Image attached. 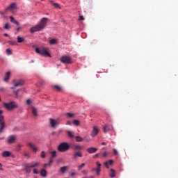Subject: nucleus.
<instances>
[{"label":"nucleus","mask_w":178,"mask_h":178,"mask_svg":"<svg viewBox=\"0 0 178 178\" xmlns=\"http://www.w3.org/2000/svg\"><path fill=\"white\" fill-rule=\"evenodd\" d=\"M47 23H48V18H42L38 25L31 28L30 32L31 33V34H33V33H35L37 31H41L42 30H44V29L47 27Z\"/></svg>","instance_id":"1"},{"label":"nucleus","mask_w":178,"mask_h":178,"mask_svg":"<svg viewBox=\"0 0 178 178\" xmlns=\"http://www.w3.org/2000/svg\"><path fill=\"white\" fill-rule=\"evenodd\" d=\"M3 105L7 111H15V109H17V108H19V104H17L15 101H11L8 103L4 102L3 103Z\"/></svg>","instance_id":"2"},{"label":"nucleus","mask_w":178,"mask_h":178,"mask_svg":"<svg viewBox=\"0 0 178 178\" xmlns=\"http://www.w3.org/2000/svg\"><path fill=\"white\" fill-rule=\"evenodd\" d=\"M35 51L36 54H39V55H42V56H49L51 58V54L48 52V49H47V47H36Z\"/></svg>","instance_id":"3"},{"label":"nucleus","mask_w":178,"mask_h":178,"mask_svg":"<svg viewBox=\"0 0 178 178\" xmlns=\"http://www.w3.org/2000/svg\"><path fill=\"white\" fill-rule=\"evenodd\" d=\"M70 148V145H69V143L64 142L60 143L58 146L57 149L59 152H66V151H69Z\"/></svg>","instance_id":"4"},{"label":"nucleus","mask_w":178,"mask_h":178,"mask_svg":"<svg viewBox=\"0 0 178 178\" xmlns=\"http://www.w3.org/2000/svg\"><path fill=\"white\" fill-rule=\"evenodd\" d=\"M5 118L3 117V111L0 110V134L3 133V129H5Z\"/></svg>","instance_id":"5"},{"label":"nucleus","mask_w":178,"mask_h":178,"mask_svg":"<svg viewBox=\"0 0 178 178\" xmlns=\"http://www.w3.org/2000/svg\"><path fill=\"white\" fill-rule=\"evenodd\" d=\"M49 124L50 127H52L53 129H55L57 126H59L60 124V119L57 118V119H54V118H50L49 119Z\"/></svg>","instance_id":"6"},{"label":"nucleus","mask_w":178,"mask_h":178,"mask_svg":"<svg viewBox=\"0 0 178 178\" xmlns=\"http://www.w3.org/2000/svg\"><path fill=\"white\" fill-rule=\"evenodd\" d=\"M60 62L65 65H70L72 63V58L67 56H64L60 58Z\"/></svg>","instance_id":"7"},{"label":"nucleus","mask_w":178,"mask_h":178,"mask_svg":"<svg viewBox=\"0 0 178 178\" xmlns=\"http://www.w3.org/2000/svg\"><path fill=\"white\" fill-rule=\"evenodd\" d=\"M13 84L14 85V87H12V90H15V87H22L23 84H24V81L22 80H14L13 81Z\"/></svg>","instance_id":"8"},{"label":"nucleus","mask_w":178,"mask_h":178,"mask_svg":"<svg viewBox=\"0 0 178 178\" xmlns=\"http://www.w3.org/2000/svg\"><path fill=\"white\" fill-rule=\"evenodd\" d=\"M72 149H73V151H81V149H83L84 148V147L79 145V144H73L71 146Z\"/></svg>","instance_id":"9"},{"label":"nucleus","mask_w":178,"mask_h":178,"mask_svg":"<svg viewBox=\"0 0 178 178\" xmlns=\"http://www.w3.org/2000/svg\"><path fill=\"white\" fill-rule=\"evenodd\" d=\"M15 9H17V5L16 3H13L8 6L7 8H6V10H9L10 12H13Z\"/></svg>","instance_id":"10"},{"label":"nucleus","mask_w":178,"mask_h":178,"mask_svg":"<svg viewBox=\"0 0 178 178\" xmlns=\"http://www.w3.org/2000/svg\"><path fill=\"white\" fill-rule=\"evenodd\" d=\"M28 147H29V148L31 149H32L33 152H38V147H37L36 146H35L34 144L31 143H28L27 144Z\"/></svg>","instance_id":"11"},{"label":"nucleus","mask_w":178,"mask_h":178,"mask_svg":"<svg viewBox=\"0 0 178 178\" xmlns=\"http://www.w3.org/2000/svg\"><path fill=\"white\" fill-rule=\"evenodd\" d=\"M74 159H77L78 158H83V153L80 151H77L72 154Z\"/></svg>","instance_id":"12"},{"label":"nucleus","mask_w":178,"mask_h":178,"mask_svg":"<svg viewBox=\"0 0 178 178\" xmlns=\"http://www.w3.org/2000/svg\"><path fill=\"white\" fill-rule=\"evenodd\" d=\"M31 109L32 115H33L35 118H37V116H38V110L37 109V108L31 106Z\"/></svg>","instance_id":"13"},{"label":"nucleus","mask_w":178,"mask_h":178,"mask_svg":"<svg viewBox=\"0 0 178 178\" xmlns=\"http://www.w3.org/2000/svg\"><path fill=\"white\" fill-rule=\"evenodd\" d=\"M98 133H99V129H98V127H94L93 130L91 133V137H95V136H97Z\"/></svg>","instance_id":"14"},{"label":"nucleus","mask_w":178,"mask_h":178,"mask_svg":"<svg viewBox=\"0 0 178 178\" xmlns=\"http://www.w3.org/2000/svg\"><path fill=\"white\" fill-rule=\"evenodd\" d=\"M15 141H16V136L13 135L8 136V144H13Z\"/></svg>","instance_id":"15"},{"label":"nucleus","mask_w":178,"mask_h":178,"mask_svg":"<svg viewBox=\"0 0 178 178\" xmlns=\"http://www.w3.org/2000/svg\"><path fill=\"white\" fill-rule=\"evenodd\" d=\"M87 152L88 154H95L97 151H98V149L97 147H89L86 149Z\"/></svg>","instance_id":"16"},{"label":"nucleus","mask_w":178,"mask_h":178,"mask_svg":"<svg viewBox=\"0 0 178 178\" xmlns=\"http://www.w3.org/2000/svg\"><path fill=\"white\" fill-rule=\"evenodd\" d=\"M103 130L104 133H108L109 130H113V127L112 125H106L104 127Z\"/></svg>","instance_id":"17"},{"label":"nucleus","mask_w":178,"mask_h":178,"mask_svg":"<svg viewBox=\"0 0 178 178\" xmlns=\"http://www.w3.org/2000/svg\"><path fill=\"white\" fill-rule=\"evenodd\" d=\"M9 79H10V72H8L6 74L3 81H5L6 83H9Z\"/></svg>","instance_id":"18"},{"label":"nucleus","mask_w":178,"mask_h":178,"mask_svg":"<svg viewBox=\"0 0 178 178\" xmlns=\"http://www.w3.org/2000/svg\"><path fill=\"white\" fill-rule=\"evenodd\" d=\"M52 88H54V90L58 92L62 91V87L59 85H53Z\"/></svg>","instance_id":"19"},{"label":"nucleus","mask_w":178,"mask_h":178,"mask_svg":"<svg viewBox=\"0 0 178 178\" xmlns=\"http://www.w3.org/2000/svg\"><path fill=\"white\" fill-rule=\"evenodd\" d=\"M10 155H12V153L9 151H5L2 153V156L3 158H6L8 156H10Z\"/></svg>","instance_id":"20"},{"label":"nucleus","mask_w":178,"mask_h":178,"mask_svg":"<svg viewBox=\"0 0 178 178\" xmlns=\"http://www.w3.org/2000/svg\"><path fill=\"white\" fill-rule=\"evenodd\" d=\"M10 19L11 23H14V24H16L17 26H19V22L16 21V19H15V18L12 16L10 17Z\"/></svg>","instance_id":"21"},{"label":"nucleus","mask_w":178,"mask_h":178,"mask_svg":"<svg viewBox=\"0 0 178 178\" xmlns=\"http://www.w3.org/2000/svg\"><path fill=\"white\" fill-rule=\"evenodd\" d=\"M96 164H97V168H93L92 170V172L95 171V170H101V163H99V162L97 161L96 162Z\"/></svg>","instance_id":"22"},{"label":"nucleus","mask_w":178,"mask_h":178,"mask_svg":"<svg viewBox=\"0 0 178 178\" xmlns=\"http://www.w3.org/2000/svg\"><path fill=\"white\" fill-rule=\"evenodd\" d=\"M31 169H33L31 165H26L25 172H26V173H31Z\"/></svg>","instance_id":"23"},{"label":"nucleus","mask_w":178,"mask_h":178,"mask_svg":"<svg viewBox=\"0 0 178 178\" xmlns=\"http://www.w3.org/2000/svg\"><path fill=\"white\" fill-rule=\"evenodd\" d=\"M17 42H19V44L22 42H24L26 41V40H24V38L20 37V36H17Z\"/></svg>","instance_id":"24"},{"label":"nucleus","mask_w":178,"mask_h":178,"mask_svg":"<svg viewBox=\"0 0 178 178\" xmlns=\"http://www.w3.org/2000/svg\"><path fill=\"white\" fill-rule=\"evenodd\" d=\"M67 134L68 137H70V138H74V133H73L70 131H67Z\"/></svg>","instance_id":"25"},{"label":"nucleus","mask_w":178,"mask_h":178,"mask_svg":"<svg viewBox=\"0 0 178 178\" xmlns=\"http://www.w3.org/2000/svg\"><path fill=\"white\" fill-rule=\"evenodd\" d=\"M67 169H69V167H67V166L61 167L60 168V172H61L62 173H65L66 172V170H67Z\"/></svg>","instance_id":"26"},{"label":"nucleus","mask_w":178,"mask_h":178,"mask_svg":"<svg viewBox=\"0 0 178 178\" xmlns=\"http://www.w3.org/2000/svg\"><path fill=\"white\" fill-rule=\"evenodd\" d=\"M40 175L41 176H42V177H47V170H45V169H42L41 171H40Z\"/></svg>","instance_id":"27"},{"label":"nucleus","mask_w":178,"mask_h":178,"mask_svg":"<svg viewBox=\"0 0 178 178\" xmlns=\"http://www.w3.org/2000/svg\"><path fill=\"white\" fill-rule=\"evenodd\" d=\"M113 163V161L109 160L108 161H106L104 163V166H106V168H108V165H112Z\"/></svg>","instance_id":"28"},{"label":"nucleus","mask_w":178,"mask_h":178,"mask_svg":"<svg viewBox=\"0 0 178 178\" xmlns=\"http://www.w3.org/2000/svg\"><path fill=\"white\" fill-rule=\"evenodd\" d=\"M58 42V40L56 39H51L49 40V44L51 45H55V44H56Z\"/></svg>","instance_id":"29"},{"label":"nucleus","mask_w":178,"mask_h":178,"mask_svg":"<svg viewBox=\"0 0 178 178\" xmlns=\"http://www.w3.org/2000/svg\"><path fill=\"white\" fill-rule=\"evenodd\" d=\"M38 166H40V163L36 162L32 165H31V168H32L33 169H35V168H38Z\"/></svg>","instance_id":"30"},{"label":"nucleus","mask_w":178,"mask_h":178,"mask_svg":"<svg viewBox=\"0 0 178 178\" xmlns=\"http://www.w3.org/2000/svg\"><path fill=\"white\" fill-rule=\"evenodd\" d=\"M116 176V174L115 173V170L111 169V173H110V177L113 178Z\"/></svg>","instance_id":"31"},{"label":"nucleus","mask_w":178,"mask_h":178,"mask_svg":"<svg viewBox=\"0 0 178 178\" xmlns=\"http://www.w3.org/2000/svg\"><path fill=\"white\" fill-rule=\"evenodd\" d=\"M49 2L51 3V5H53V6H55L56 8H60L59 4L54 3V1L50 0Z\"/></svg>","instance_id":"32"},{"label":"nucleus","mask_w":178,"mask_h":178,"mask_svg":"<svg viewBox=\"0 0 178 178\" xmlns=\"http://www.w3.org/2000/svg\"><path fill=\"white\" fill-rule=\"evenodd\" d=\"M75 140L77 143H80L83 141V138H81V136H76Z\"/></svg>","instance_id":"33"},{"label":"nucleus","mask_w":178,"mask_h":178,"mask_svg":"<svg viewBox=\"0 0 178 178\" xmlns=\"http://www.w3.org/2000/svg\"><path fill=\"white\" fill-rule=\"evenodd\" d=\"M22 147H23L22 145H20V144L17 145V147H16V151H17V152H19V151H21V150H22Z\"/></svg>","instance_id":"34"},{"label":"nucleus","mask_w":178,"mask_h":178,"mask_svg":"<svg viewBox=\"0 0 178 178\" xmlns=\"http://www.w3.org/2000/svg\"><path fill=\"white\" fill-rule=\"evenodd\" d=\"M45 156H47V153H45V152L44 151H42L40 154V157L42 158V159H44Z\"/></svg>","instance_id":"35"},{"label":"nucleus","mask_w":178,"mask_h":178,"mask_svg":"<svg viewBox=\"0 0 178 178\" xmlns=\"http://www.w3.org/2000/svg\"><path fill=\"white\" fill-rule=\"evenodd\" d=\"M6 12H8V10H6V8L3 11H0V15L2 16V17H5V15L6 14Z\"/></svg>","instance_id":"36"},{"label":"nucleus","mask_w":178,"mask_h":178,"mask_svg":"<svg viewBox=\"0 0 178 178\" xmlns=\"http://www.w3.org/2000/svg\"><path fill=\"white\" fill-rule=\"evenodd\" d=\"M74 124H75V126H80V121L77 120H74L73 121Z\"/></svg>","instance_id":"37"},{"label":"nucleus","mask_w":178,"mask_h":178,"mask_svg":"<svg viewBox=\"0 0 178 178\" xmlns=\"http://www.w3.org/2000/svg\"><path fill=\"white\" fill-rule=\"evenodd\" d=\"M51 158H56V151H53L51 152Z\"/></svg>","instance_id":"38"},{"label":"nucleus","mask_w":178,"mask_h":178,"mask_svg":"<svg viewBox=\"0 0 178 178\" xmlns=\"http://www.w3.org/2000/svg\"><path fill=\"white\" fill-rule=\"evenodd\" d=\"M86 166V163H82L81 165L78 166V170H81V168Z\"/></svg>","instance_id":"39"},{"label":"nucleus","mask_w":178,"mask_h":178,"mask_svg":"<svg viewBox=\"0 0 178 178\" xmlns=\"http://www.w3.org/2000/svg\"><path fill=\"white\" fill-rule=\"evenodd\" d=\"M24 156H26V158H30V153L29 152H24Z\"/></svg>","instance_id":"40"},{"label":"nucleus","mask_w":178,"mask_h":178,"mask_svg":"<svg viewBox=\"0 0 178 178\" xmlns=\"http://www.w3.org/2000/svg\"><path fill=\"white\" fill-rule=\"evenodd\" d=\"M6 54H7V55H12V49H6Z\"/></svg>","instance_id":"41"},{"label":"nucleus","mask_w":178,"mask_h":178,"mask_svg":"<svg viewBox=\"0 0 178 178\" xmlns=\"http://www.w3.org/2000/svg\"><path fill=\"white\" fill-rule=\"evenodd\" d=\"M54 163V159L52 158H51L49 159V163H47L49 165V166H51V165H52V163Z\"/></svg>","instance_id":"42"},{"label":"nucleus","mask_w":178,"mask_h":178,"mask_svg":"<svg viewBox=\"0 0 178 178\" xmlns=\"http://www.w3.org/2000/svg\"><path fill=\"white\" fill-rule=\"evenodd\" d=\"M10 45H17V43L15 41L9 42Z\"/></svg>","instance_id":"43"},{"label":"nucleus","mask_w":178,"mask_h":178,"mask_svg":"<svg viewBox=\"0 0 178 178\" xmlns=\"http://www.w3.org/2000/svg\"><path fill=\"white\" fill-rule=\"evenodd\" d=\"M67 116H68V118H73L74 114L72 113H67Z\"/></svg>","instance_id":"44"},{"label":"nucleus","mask_w":178,"mask_h":178,"mask_svg":"<svg viewBox=\"0 0 178 178\" xmlns=\"http://www.w3.org/2000/svg\"><path fill=\"white\" fill-rule=\"evenodd\" d=\"M14 94H15L16 98H18V97H19V90L14 91Z\"/></svg>","instance_id":"45"},{"label":"nucleus","mask_w":178,"mask_h":178,"mask_svg":"<svg viewBox=\"0 0 178 178\" xmlns=\"http://www.w3.org/2000/svg\"><path fill=\"white\" fill-rule=\"evenodd\" d=\"M26 105H31V100L30 99L26 100Z\"/></svg>","instance_id":"46"},{"label":"nucleus","mask_w":178,"mask_h":178,"mask_svg":"<svg viewBox=\"0 0 178 178\" xmlns=\"http://www.w3.org/2000/svg\"><path fill=\"white\" fill-rule=\"evenodd\" d=\"M4 29H6V30H8L9 29V24H5V26H4Z\"/></svg>","instance_id":"47"},{"label":"nucleus","mask_w":178,"mask_h":178,"mask_svg":"<svg viewBox=\"0 0 178 178\" xmlns=\"http://www.w3.org/2000/svg\"><path fill=\"white\" fill-rule=\"evenodd\" d=\"M96 171L97 173V176H99V173L101 172V170H95Z\"/></svg>","instance_id":"48"},{"label":"nucleus","mask_w":178,"mask_h":178,"mask_svg":"<svg viewBox=\"0 0 178 178\" xmlns=\"http://www.w3.org/2000/svg\"><path fill=\"white\" fill-rule=\"evenodd\" d=\"M113 154L118 155V150H116V149H113Z\"/></svg>","instance_id":"49"},{"label":"nucleus","mask_w":178,"mask_h":178,"mask_svg":"<svg viewBox=\"0 0 178 178\" xmlns=\"http://www.w3.org/2000/svg\"><path fill=\"white\" fill-rule=\"evenodd\" d=\"M106 156H108V152H106L103 153V158H105Z\"/></svg>","instance_id":"50"},{"label":"nucleus","mask_w":178,"mask_h":178,"mask_svg":"<svg viewBox=\"0 0 178 178\" xmlns=\"http://www.w3.org/2000/svg\"><path fill=\"white\" fill-rule=\"evenodd\" d=\"M66 124H67V126H71V125H72V122H70V121H67Z\"/></svg>","instance_id":"51"},{"label":"nucleus","mask_w":178,"mask_h":178,"mask_svg":"<svg viewBox=\"0 0 178 178\" xmlns=\"http://www.w3.org/2000/svg\"><path fill=\"white\" fill-rule=\"evenodd\" d=\"M33 173H34L35 175H38V170H37V169H34V170H33Z\"/></svg>","instance_id":"52"},{"label":"nucleus","mask_w":178,"mask_h":178,"mask_svg":"<svg viewBox=\"0 0 178 178\" xmlns=\"http://www.w3.org/2000/svg\"><path fill=\"white\" fill-rule=\"evenodd\" d=\"M79 20H80V21L84 20V17L80 16V17H79Z\"/></svg>","instance_id":"53"},{"label":"nucleus","mask_w":178,"mask_h":178,"mask_svg":"<svg viewBox=\"0 0 178 178\" xmlns=\"http://www.w3.org/2000/svg\"><path fill=\"white\" fill-rule=\"evenodd\" d=\"M98 156H99V154H96L93 156V158H98Z\"/></svg>","instance_id":"54"},{"label":"nucleus","mask_w":178,"mask_h":178,"mask_svg":"<svg viewBox=\"0 0 178 178\" xmlns=\"http://www.w3.org/2000/svg\"><path fill=\"white\" fill-rule=\"evenodd\" d=\"M2 163H0V170L3 171V169L2 168Z\"/></svg>","instance_id":"55"},{"label":"nucleus","mask_w":178,"mask_h":178,"mask_svg":"<svg viewBox=\"0 0 178 178\" xmlns=\"http://www.w3.org/2000/svg\"><path fill=\"white\" fill-rule=\"evenodd\" d=\"M48 165H49L48 163H45V164L44 165V168H47V167Z\"/></svg>","instance_id":"56"},{"label":"nucleus","mask_w":178,"mask_h":178,"mask_svg":"<svg viewBox=\"0 0 178 178\" xmlns=\"http://www.w3.org/2000/svg\"><path fill=\"white\" fill-rule=\"evenodd\" d=\"M22 29L21 27H18V28L17 29V32L20 31V29Z\"/></svg>","instance_id":"57"},{"label":"nucleus","mask_w":178,"mask_h":178,"mask_svg":"<svg viewBox=\"0 0 178 178\" xmlns=\"http://www.w3.org/2000/svg\"><path fill=\"white\" fill-rule=\"evenodd\" d=\"M102 145H106V143L102 142Z\"/></svg>","instance_id":"58"},{"label":"nucleus","mask_w":178,"mask_h":178,"mask_svg":"<svg viewBox=\"0 0 178 178\" xmlns=\"http://www.w3.org/2000/svg\"><path fill=\"white\" fill-rule=\"evenodd\" d=\"M4 90H5V88H0V91H3Z\"/></svg>","instance_id":"59"},{"label":"nucleus","mask_w":178,"mask_h":178,"mask_svg":"<svg viewBox=\"0 0 178 178\" xmlns=\"http://www.w3.org/2000/svg\"><path fill=\"white\" fill-rule=\"evenodd\" d=\"M75 175H76V173H74V172L71 173V176H74Z\"/></svg>","instance_id":"60"},{"label":"nucleus","mask_w":178,"mask_h":178,"mask_svg":"<svg viewBox=\"0 0 178 178\" xmlns=\"http://www.w3.org/2000/svg\"><path fill=\"white\" fill-rule=\"evenodd\" d=\"M5 37H9V35H8L7 33L4 34Z\"/></svg>","instance_id":"61"},{"label":"nucleus","mask_w":178,"mask_h":178,"mask_svg":"<svg viewBox=\"0 0 178 178\" xmlns=\"http://www.w3.org/2000/svg\"><path fill=\"white\" fill-rule=\"evenodd\" d=\"M5 139V138L4 137H1V138H0V140H4Z\"/></svg>","instance_id":"62"},{"label":"nucleus","mask_w":178,"mask_h":178,"mask_svg":"<svg viewBox=\"0 0 178 178\" xmlns=\"http://www.w3.org/2000/svg\"><path fill=\"white\" fill-rule=\"evenodd\" d=\"M103 149H105V147H103Z\"/></svg>","instance_id":"63"}]
</instances>
